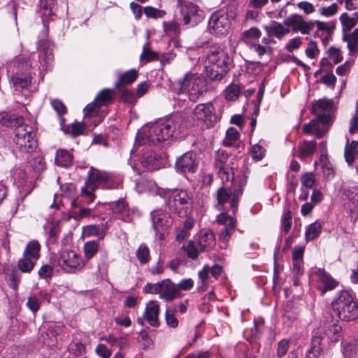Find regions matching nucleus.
Here are the masks:
<instances>
[{
  "instance_id": "obj_38",
  "label": "nucleus",
  "mask_w": 358,
  "mask_h": 358,
  "mask_svg": "<svg viewBox=\"0 0 358 358\" xmlns=\"http://www.w3.org/2000/svg\"><path fill=\"white\" fill-rule=\"evenodd\" d=\"M268 32L278 39H281L285 35L289 33V27H285L282 24L273 21L269 27H266Z\"/></svg>"
},
{
  "instance_id": "obj_18",
  "label": "nucleus",
  "mask_w": 358,
  "mask_h": 358,
  "mask_svg": "<svg viewBox=\"0 0 358 358\" xmlns=\"http://www.w3.org/2000/svg\"><path fill=\"white\" fill-rule=\"evenodd\" d=\"M52 44L48 40H41L38 43L39 63L46 69L54 59Z\"/></svg>"
},
{
  "instance_id": "obj_17",
  "label": "nucleus",
  "mask_w": 358,
  "mask_h": 358,
  "mask_svg": "<svg viewBox=\"0 0 358 358\" xmlns=\"http://www.w3.org/2000/svg\"><path fill=\"white\" fill-rule=\"evenodd\" d=\"M217 222L224 225V228L220 231L219 238L225 245L235 231L236 221L226 213H222L217 217Z\"/></svg>"
},
{
  "instance_id": "obj_31",
  "label": "nucleus",
  "mask_w": 358,
  "mask_h": 358,
  "mask_svg": "<svg viewBox=\"0 0 358 358\" xmlns=\"http://www.w3.org/2000/svg\"><path fill=\"white\" fill-rule=\"evenodd\" d=\"M310 23H312L311 31L315 27H316L317 28V30L315 33V36H319L320 32H322L326 34H332L334 29L335 28L334 24L332 22H329L310 20Z\"/></svg>"
},
{
  "instance_id": "obj_52",
  "label": "nucleus",
  "mask_w": 358,
  "mask_h": 358,
  "mask_svg": "<svg viewBox=\"0 0 358 358\" xmlns=\"http://www.w3.org/2000/svg\"><path fill=\"white\" fill-rule=\"evenodd\" d=\"M292 224V216L290 210L285 211L281 217V233L289 231Z\"/></svg>"
},
{
  "instance_id": "obj_4",
  "label": "nucleus",
  "mask_w": 358,
  "mask_h": 358,
  "mask_svg": "<svg viewBox=\"0 0 358 358\" xmlns=\"http://www.w3.org/2000/svg\"><path fill=\"white\" fill-rule=\"evenodd\" d=\"M233 66L232 57L220 47L211 48L206 56L205 72L211 80L220 81Z\"/></svg>"
},
{
  "instance_id": "obj_41",
  "label": "nucleus",
  "mask_w": 358,
  "mask_h": 358,
  "mask_svg": "<svg viewBox=\"0 0 358 358\" xmlns=\"http://www.w3.org/2000/svg\"><path fill=\"white\" fill-rule=\"evenodd\" d=\"M262 36L261 31L257 27H252L243 34V40L248 45H251L259 41Z\"/></svg>"
},
{
  "instance_id": "obj_13",
  "label": "nucleus",
  "mask_w": 358,
  "mask_h": 358,
  "mask_svg": "<svg viewBox=\"0 0 358 358\" xmlns=\"http://www.w3.org/2000/svg\"><path fill=\"white\" fill-rule=\"evenodd\" d=\"M193 114L197 120L203 122L207 127H213L217 121L215 108L210 102L196 105Z\"/></svg>"
},
{
  "instance_id": "obj_59",
  "label": "nucleus",
  "mask_w": 358,
  "mask_h": 358,
  "mask_svg": "<svg viewBox=\"0 0 358 358\" xmlns=\"http://www.w3.org/2000/svg\"><path fill=\"white\" fill-rule=\"evenodd\" d=\"M319 13L324 17H331L338 12V5L336 3H332L329 6H322L318 9Z\"/></svg>"
},
{
  "instance_id": "obj_15",
  "label": "nucleus",
  "mask_w": 358,
  "mask_h": 358,
  "mask_svg": "<svg viewBox=\"0 0 358 358\" xmlns=\"http://www.w3.org/2000/svg\"><path fill=\"white\" fill-rule=\"evenodd\" d=\"M198 166L196 155L187 152L178 158L176 162V169L178 173L186 175L196 172Z\"/></svg>"
},
{
  "instance_id": "obj_60",
  "label": "nucleus",
  "mask_w": 358,
  "mask_h": 358,
  "mask_svg": "<svg viewBox=\"0 0 358 358\" xmlns=\"http://www.w3.org/2000/svg\"><path fill=\"white\" fill-rule=\"evenodd\" d=\"M328 54L330 59L335 64L340 63L343 59V56L341 50L335 47L329 48L328 50Z\"/></svg>"
},
{
  "instance_id": "obj_16",
  "label": "nucleus",
  "mask_w": 358,
  "mask_h": 358,
  "mask_svg": "<svg viewBox=\"0 0 358 358\" xmlns=\"http://www.w3.org/2000/svg\"><path fill=\"white\" fill-rule=\"evenodd\" d=\"M284 24L292 27L294 32H300L302 34H309L311 31L310 20L305 21L299 14H292L284 20Z\"/></svg>"
},
{
  "instance_id": "obj_37",
  "label": "nucleus",
  "mask_w": 358,
  "mask_h": 358,
  "mask_svg": "<svg viewBox=\"0 0 358 358\" xmlns=\"http://www.w3.org/2000/svg\"><path fill=\"white\" fill-rule=\"evenodd\" d=\"M239 138L240 134L238 131L234 127H230L227 130L223 145L226 147H236L239 143Z\"/></svg>"
},
{
  "instance_id": "obj_54",
  "label": "nucleus",
  "mask_w": 358,
  "mask_h": 358,
  "mask_svg": "<svg viewBox=\"0 0 358 358\" xmlns=\"http://www.w3.org/2000/svg\"><path fill=\"white\" fill-rule=\"evenodd\" d=\"M72 206H79L80 208L77 214V216L79 219L89 217L92 215V212L93 208H84L83 204L80 203V201L78 199H74L71 201Z\"/></svg>"
},
{
  "instance_id": "obj_47",
  "label": "nucleus",
  "mask_w": 358,
  "mask_h": 358,
  "mask_svg": "<svg viewBox=\"0 0 358 358\" xmlns=\"http://www.w3.org/2000/svg\"><path fill=\"white\" fill-rule=\"evenodd\" d=\"M36 262L37 260H34L33 258L31 259L23 255L22 257L19 259L17 266L22 272L30 273L33 270Z\"/></svg>"
},
{
  "instance_id": "obj_2",
  "label": "nucleus",
  "mask_w": 358,
  "mask_h": 358,
  "mask_svg": "<svg viewBox=\"0 0 358 358\" xmlns=\"http://www.w3.org/2000/svg\"><path fill=\"white\" fill-rule=\"evenodd\" d=\"M335 110L332 99H322L313 103L312 110L316 118L303 126V132L322 138L334 122Z\"/></svg>"
},
{
  "instance_id": "obj_50",
  "label": "nucleus",
  "mask_w": 358,
  "mask_h": 358,
  "mask_svg": "<svg viewBox=\"0 0 358 358\" xmlns=\"http://www.w3.org/2000/svg\"><path fill=\"white\" fill-rule=\"evenodd\" d=\"M163 28L165 33L171 37H176L180 34V27L176 22H164Z\"/></svg>"
},
{
  "instance_id": "obj_63",
  "label": "nucleus",
  "mask_w": 358,
  "mask_h": 358,
  "mask_svg": "<svg viewBox=\"0 0 358 358\" xmlns=\"http://www.w3.org/2000/svg\"><path fill=\"white\" fill-rule=\"evenodd\" d=\"M31 166L34 170L37 172H41L45 169V162H44L43 157L40 155H37L33 159Z\"/></svg>"
},
{
  "instance_id": "obj_3",
  "label": "nucleus",
  "mask_w": 358,
  "mask_h": 358,
  "mask_svg": "<svg viewBox=\"0 0 358 358\" xmlns=\"http://www.w3.org/2000/svg\"><path fill=\"white\" fill-rule=\"evenodd\" d=\"M145 185V189L152 192L166 200L169 209L179 216L182 217L187 214L192 203V194L187 189H164L159 187L156 183L151 180H141Z\"/></svg>"
},
{
  "instance_id": "obj_30",
  "label": "nucleus",
  "mask_w": 358,
  "mask_h": 358,
  "mask_svg": "<svg viewBox=\"0 0 358 358\" xmlns=\"http://www.w3.org/2000/svg\"><path fill=\"white\" fill-rule=\"evenodd\" d=\"M343 41L347 42L350 54L358 53V28L355 29L351 34L344 32Z\"/></svg>"
},
{
  "instance_id": "obj_48",
  "label": "nucleus",
  "mask_w": 358,
  "mask_h": 358,
  "mask_svg": "<svg viewBox=\"0 0 358 358\" xmlns=\"http://www.w3.org/2000/svg\"><path fill=\"white\" fill-rule=\"evenodd\" d=\"M218 169V175L222 180V183H227L233 181L234 179V173L231 166H220Z\"/></svg>"
},
{
  "instance_id": "obj_6",
  "label": "nucleus",
  "mask_w": 358,
  "mask_h": 358,
  "mask_svg": "<svg viewBox=\"0 0 358 358\" xmlns=\"http://www.w3.org/2000/svg\"><path fill=\"white\" fill-rule=\"evenodd\" d=\"M333 313L343 321L350 322L358 318V305L348 291H342L331 302Z\"/></svg>"
},
{
  "instance_id": "obj_9",
  "label": "nucleus",
  "mask_w": 358,
  "mask_h": 358,
  "mask_svg": "<svg viewBox=\"0 0 358 358\" xmlns=\"http://www.w3.org/2000/svg\"><path fill=\"white\" fill-rule=\"evenodd\" d=\"M230 27L231 20L227 10L220 9L210 15L208 29L211 34L217 36L227 35Z\"/></svg>"
},
{
  "instance_id": "obj_53",
  "label": "nucleus",
  "mask_w": 358,
  "mask_h": 358,
  "mask_svg": "<svg viewBox=\"0 0 358 358\" xmlns=\"http://www.w3.org/2000/svg\"><path fill=\"white\" fill-rule=\"evenodd\" d=\"M229 159V154L224 150H218L215 154V164L217 168L229 166L227 163Z\"/></svg>"
},
{
  "instance_id": "obj_29",
  "label": "nucleus",
  "mask_w": 358,
  "mask_h": 358,
  "mask_svg": "<svg viewBox=\"0 0 358 358\" xmlns=\"http://www.w3.org/2000/svg\"><path fill=\"white\" fill-rule=\"evenodd\" d=\"M315 141H303L299 147L297 157L301 159L310 157L316 150Z\"/></svg>"
},
{
  "instance_id": "obj_34",
  "label": "nucleus",
  "mask_w": 358,
  "mask_h": 358,
  "mask_svg": "<svg viewBox=\"0 0 358 358\" xmlns=\"http://www.w3.org/2000/svg\"><path fill=\"white\" fill-rule=\"evenodd\" d=\"M41 245L38 241L32 240L29 241L26 245L23 255L29 258H33L34 260H37L40 257Z\"/></svg>"
},
{
  "instance_id": "obj_46",
  "label": "nucleus",
  "mask_w": 358,
  "mask_h": 358,
  "mask_svg": "<svg viewBox=\"0 0 358 358\" xmlns=\"http://www.w3.org/2000/svg\"><path fill=\"white\" fill-rule=\"evenodd\" d=\"M322 226L319 222L310 224L306 230L305 236L307 241L318 237L321 233Z\"/></svg>"
},
{
  "instance_id": "obj_24",
  "label": "nucleus",
  "mask_w": 358,
  "mask_h": 358,
  "mask_svg": "<svg viewBox=\"0 0 358 358\" xmlns=\"http://www.w3.org/2000/svg\"><path fill=\"white\" fill-rule=\"evenodd\" d=\"M322 333L319 329L315 331L311 339L310 348L306 352L304 358H318L322 351Z\"/></svg>"
},
{
  "instance_id": "obj_5",
  "label": "nucleus",
  "mask_w": 358,
  "mask_h": 358,
  "mask_svg": "<svg viewBox=\"0 0 358 358\" xmlns=\"http://www.w3.org/2000/svg\"><path fill=\"white\" fill-rule=\"evenodd\" d=\"M173 90L178 94H187L189 100L195 102L206 92L207 87L203 78L197 73L187 72L182 78L176 82Z\"/></svg>"
},
{
  "instance_id": "obj_11",
  "label": "nucleus",
  "mask_w": 358,
  "mask_h": 358,
  "mask_svg": "<svg viewBox=\"0 0 358 358\" xmlns=\"http://www.w3.org/2000/svg\"><path fill=\"white\" fill-rule=\"evenodd\" d=\"M178 6L185 24L194 27L203 19V13L196 4L178 0Z\"/></svg>"
},
{
  "instance_id": "obj_61",
  "label": "nucleus",
  "mask_w": 358,
  "mask_h": 358,
  "mask_svg": "<svg viewBox=\"0 0 358 358\" xmlns=\"http://www.w3.org/2000/svg\"><path fill=\"white\" fill-rule=\"evenodd\" d=\"M320 50L317 48V43L310 40L308 43V46L306 49L305 52L306 56L310 59H313L319 53Z\"/></svg>"
},
{
  "instance_id": "obj_33",
  "label": "nucleus",
  "mask_w": 358,
  "mask_h": 358,
  "mask_svg": "<svg viewBox=\"0 0 358 358\" xmlns=\"http://www.w3.org/2000/svg\"><path fill=\"white\" fill-rule=\"evenodd\" d=\"M3 118H6L4 123L7 126L15 127V132L20 127H22L26 130L28 127H31L28 124H24V118L20 115H17L15 114H6V116H3Z\"/></svg>"
},
{
  "instance_id": "obj_26",
  "label": "nucleus",
  "mask_w": 358,
  "mask_h": 358,
  "mask_svg": "<svg viewBox=\"0 0 358 358\" xmlns=\"http://www.w3.org/2000/svg\"><path fill=\"white\" fill-rule=\"evenodd\" d=\"M107 227L103 224H91L83 227V234L87 237H97L99 240L104 238Z\"/></svg>"
},
{
  "instance_id": "obj_56",
  "label": "nucleus",
  "mask_w": 358,
  "mask_h": 358,
  "mask_svg": "<svg viewBox=\"0 0 358 358\" xmlns=\"http://www.w3.org/2000/svg\"><path fill=\"white\" fill-rule=\"evenodd\" d=\"M143 10L145 15L148 17L153 19L162 18L166 13L164 10H159L152 6H146Z\"/></svg>"
},
{
  "instance_id": "obj_62",
  "label": "nucleus",
  "mask_w": 358,
  "mask_h": 358,
  "mask_svg": "<svg viewBox=\"0 0 358 358\" xmlns=\"http://www.w3.org/2000/svg\"><path fill=\"white\" fill-rule=\"evenodd\" d=\"M289 347V341L287 339H282L278 343V349H277V356L278 357H284Z\"/></svg>"
},
{
  "instance_id": "obj_58",
  "label": "nucleus",
  "mask_w": 358,
  "mask_h": 358,
  "mask_svg": "<svg viewBox=\"0 0 358 358\" xmlns=\"http://www.w3.org/2000/svg\"><path fill=\"white\" fill-rule=\"evenodd\" d=\"M340 20L344 27L343 33L345 32V29L348 31L353 28L357 23L355 17H350L347 13H343L340 16Z\"/></svg>"
},
{
  "instance_id": "obj_28",
  "label": "nucleus",
  "mask_w": 358,
  "mask_h": 358,
  "mask_svg": "<svg viewBox=\"0 0 358 358\" xmlns=\"http://www.w3.org/2000/svg\"><path fill=\"white\" fill-rule=\"evenodd\" d=\"M142 166L148 171H153L159 168L157 155L152 151L145 152L141 157Z\"/></svg>"
},
{
  "instance_id": "obj_23",
  "label": "nucleus",
  "mask_w": 358,
  "mask_h": 358,
  "mask_svg": "<svg viewBox=\"0 0 358 358\" xmlns=\"http://www.w3.org/2000/svg\"><path fill=\"white\" fill-rule=\"evenodd\" d=\"M159 313V306L157 301H150L145 307L143 317L145 320L152 327L159 325L158 316Z\"/></svg>"
},
{
  "instance_id": "obj_49",
  "label": "nucleus",
  "mask_w": 358,
  "mask_h": 358,
  "mask_svg": "<svg viewBox=\"0 0 358 358\" xmlns=\"http://www.w3.org/2000/svg\"><path fill=\"white\" fill-rule=\"evenodd\" d=\"M113 100V91L109 89H105L101 91L96 96L95 101L98 106H102L110 103Z\"/></svg>"
},
{
  "instance_id": "obj_10",
  "label": "nucleus",
  "mask_w": 358,
  "mask_h": 358,
  "mask_svg": "<svg viewBox=\"0 0 358 358\" xmlns=\"http://www.w3.org/2000/svg\"><path fill=\"white\" fill-rule=\"evenodd\" d=\"M14 142L18 150L24 153H31L37 147V141L32 127H28L27 130L20 127L15 131Z\"/></svg>"
},
{
  "instance_id": "obj_36",
  "label": "nucleus",
  "mask_w": 358,
  "mask_h": 358,
  "mask_svg": "<svg viewBox=\"0 0 358 358\" xmlns=\"http://www.w3.org/2000/svg\"><path fill=\"white\" fill-rule=\"evenodd\" d=\"M55 164L59 166L67 167L72 164L73 155L66 150H58L55 155Z\"/></svg>"
},
{
  "instance_id": "obj_14",
  "label": "nucleus",
  "mask_w": 358,
  "mask_h": 358,
  "mask_svg": "<svg viewBox=\"0 0 358 358\" xmlns=\"http://www.w3.org/2000/svg\"><path fill=\"white\" fill-rule=\"evenodd\" d=\"M17 63V70L27 71L31 66L29 64V60L26 57H23L16 62ZM31 78L29 73H22L20 72H15L11 78L12 83L15 87L18 88H26L31 84Z\"/></svg>"
},
{
  "instance_id": "obj_7",
  "label": "nucleus",
  "mask_w": 358,
  "mask_h": 358,
  "mask_svg": "<svg viewBox=\"0 0 358 358\" xmlns=\"http://www.w3.org/2000/svg\"><path fill=\"white\" fill-rule=\"evenodd\" d=\"M51 264L54 267L59 268L67 273H76L81 271L85 262L83 257L71 250H62L51 258Z\"/></svg>"
},
{
  "instance_id": "obj_27",
  "label": "nucleus",
  "mask_w": 358,
  "mask_h": 358,
  "mask_svg": "<svg viewBox=\"0 0 358 358\" xmlns=\"http://www.w3.org/2000/svg\"><path fill=\"white\" fill-rule=\"evenodd\" d=\"M233 193H231V190L229 188L225 187H222L220 188L217 192V203L216 205V208L219 210H224L226 208L224 207V205L229 202L230 208L232 209L231 206V202L232 201Z\"/></svg>"
},
{
  "instance_id": "obj_21",
  "label": "nucleus",
  "mask_w": 358,
  "mask_h": 358,
  "mask_svg": "<svg viewBox=\"0 0 358 358\" xmlns=\"http://www.w3.org/2000/svg\"><path fill=\"white\" fill-rule=\"evenodd\" d=\"M157 294L160 295L162 299L166 301H172L180 296L178 287L170 280H165L160 282Z\"/></svg>"
},
{
  "instance_id": "obj_40",
  "label": "nucleus",
  "mask_w": 358,
  "mask_h": 358,
  "mask_svg": "<svg viewBox=\"0 0 358 358\" xmlns=\"http://www.w3.org/2000/svg\"><path fill=\"white\" fill-rule=\"evenodd\" d=\"M181 249L184 250L187 256L192 259H196L199 255L203 251L200 250L199 247L196 245V241H188L186 243L183 244Z\"/></svg>"
},
{
  "instance_id": "obj_22",
  "label": "nucleus",
  "mask_w": 358,
  "mask_h": 358,
  "mask_svg": "<svg viewBox=\"0 0 358 358\" xmlns=\"http://www.w3.org/2000/svg\"><path fill=\"white\" fill-rule=\"evenodd\" d=\"M57 9L55 0H40L38 8V13L41 15L42 21L45 26L48 18L55 15Z\"/></svg>"
},
{
  "instance_id": "obj_25",
  "label": "nucleus",
  "mask_w": 358,
  "mask_h": 358,
  "mask_svg": "<svg viewBox=\"0 0 358 358\" xmlns=\"http://www.w3.org/2000/svg\"><path fill=\"white\" fill-rule=\"evenodd\" d=\"M250 173V171L248 168H245L243 171V177L239 181V187L237 189H234L233 192V197L232 201L231 202V206L232 208V212L235 214L237 210L238 201V198L241 195H242L243 192V188L247 184L248 176Z\"/></svg>"
},
{
  "instance_id": "obj_42",
  "label": "nucleus",
  "mask_w": 358,
  "mask_h": 358,
  "mask_svg": "<svg viewBox=\"0 0 358 358\" xmlns=\"http://www.w3.org/2000/svg\"><path fill=\"white\" fill-rule=\"evenodd\" d=\"M99 248L100 244L98 241H91L86 242L83 246L85 258L87 260L91 259L96 255Z\"/></svg>"
},
{
  "instance_id": "obj_51",
  "label": "nucleus",
  "mask_w": 358,
  "mask_h": 358,
  "mask_svg": "<svg viewBox=\"0 0 358 358\" xmlns=\"http://www.w3.org/2000/svg\"><path fill=\"white\" fill-rule=\"evenodd\" d=\"M136 255L141 264H145L150 261V250L145 244L140 245L136 250Z\"/></svg>"
},
{
  "instance_id": "obj_43",
  "label": "nucleus",
  "mask_w": 358,
  "mask_h": 358,
  "mask_svg": "<svg viewBox=\"0 0 358 358\" xmlns=\"http://www.w3.org/2000/svg\"><path fill=\"white\" fill-rule=\"evenodd\" d=\"M325 334L328 339L332 343L338 342L343 336L342 327L336 324H334L326 331Z\"/></svg>"
},
{
  "instance_id": "obj_44",
  "label": "nucleus",
  "mask_w": 358,
  "mask_h": 358,
  "mask_svg": "<svg viewBox=\"0 0 358 358\" xmlns=\"http://www.w3.org/2000/svg\"><path fill=\"white\" fill-rule=\"evenodd\" d=\"M94 190L91 186L85 184V185L81 188V197L82 201H80L81 204L83 205H89L92 203L95 199Z\"/></svg>"
},
{
  "instance_id": "obj_55",
  "label": "nucleus",
  "mask_w": 358,
  "mask_h": 358,
  "mask_svg": "<svg viewBox=\"0 0 358 358\" xmlns=\"http://www.w3.org/2000/svg\"><path fill=\"white\" fill-rule=\"evenodd\" d=\"M158 53L152 51L149 48V44L147 43L143 47V51L141 55V59L146 62L158 59Z\"/></svg>"
},
{
  "instance_id": "obj_19",
  "label": "nucleus",
  "mask_w": 358,
  "mask_h": 358,
  "mask_svg": "<svg viewBox=\"0 0 358 358\" xmlns=\"http://www.w3.org/2000/svg\"><path fill=\"white\" fill-rule=\"evenodd\" d=\"M314 274L317 277V287L322 294L328 290H332L338 285V282L334 280L324 268H317Z\"/></svg>"
},
{
  "instance_id": "obj_39",
  "label": "nucleus",
  "mask_w": 358,
  "mask_h": 358,
  "mask_svg": "<svg viewBox=\"0 0 358 358\" xmlns=\"http://www.w3.org/2000/svg\"><path fill=\"white\" fill-rule=\"evenodd\" d=\"M345 158L350 165L352 164L355 160L358 158V141H353L350 144L345 146Z\"/></svg>"
},
{
  "instance_id": "obj_12",
  "label": "nucleus",
  "mask_w": 358,
  "mask_h": 358,
  "mask_svg": "<svg viewBox=\"0 0 358 358\" xmlns=\"http://www.w3.org/2000/svg\"><path fill=\"white\" fill-rule=\"evenodd\" d=\"M152 227L155 231V236L159 240L164 238V232L171 225L172 221L167 213L162 210H155L150 213Z\"/></svg>"
},
{
  "instance_id": "obj_1",
  "label": "nucleus",
  "mask_w": 358,
  "mask_h": 358,
  "mask_svg": "<svg viewBox=\"0 0 358 358\" xmlns=\"http://www.w3.org/2000/svg\"><path fill=\"white\" fill-rule=\"evenodd\" d=\"M187 125V121L182 115H176L144 128L142 134H137V138H141L142 144L157 145L169 140L175 134L182 133Z\"/></svg>"
},
{
  "instance_id": "obj_64",
  "label": "nucleus",
  "mask_w": 358,
  "mask_h": 358,
  "mask_svg": "<svg viewBox=\"0 0 358 358\" xmlns=\"http://www.w3.org/2000/svg\"><path fill=\"white\" fill-rule=\"evenodd\" d=\"M264 152V148L259 144L254 145L250 151L252 157L257 161H259L263 158Z\"/></svg>"
},
{
  "instance_id": "obj_57",
  "label": "nucleus",
  "mask_w": 358,
  "mask_h": 358,
  "mask_svg": "<svg viewBox=\"0 0 358 358\" xmlns=\"http://www.w3.org/2000/svg\"><path fill=\"white\" fill-rule=\"evenodd\" d=\"M301 185L303 188L311 189L315 183V177L313 173H306L301 176Z\"/></svg>"
},
{
  "instance_id": "obj_32",
  "label": "nucleus",
  "mask_w": 358,
  "mask_h": 358,
  "mask_svg": "<svg viewBox=\"0 0 358 358\" xmlns=\"http://www.w3.org/2000/svg\"><path fill=\"white\" fill-rule=\"evenodd\" d=\"M341 352L343 358H358V344L353 341L342 342Z\"/></svg>"
},
{
  "instance_id": "obj_8",
  "label": "nucleus",
  "mask_w": 358,
  "mask_h": 358,
  "mask_svg": "<svg viewBox=\"0 0 358 358\" xmlns=\"http://www.w3.org/2000/svg\"><path fill=\"white\" fill-rule=\"evenodd\" d=\"M122 180L120 178L113 176L110 173L91 168L88 173V180L85 184L91 186L94 189L96 187L102 189H117L121 185Z\"/></svg>"
},
{
  "instance_id": "obj_35",
  "label": "nucleus",
  "mask_w": 358,
  "mask_h": 358,
  "mask_svg": "<svg viewBox=\"0 0 358 358\" xmlns=\"http://www.w3.org/2000/svg\"><path fill=\"white\" fill-rule=\"evenodd\" d=\"M138 77V72L135 69L129 70L120 74L118 80L115 83V87L119 88L122 85H126L134 83Z\"/></svg>"
},
{
  "instance_id": "obj_45",
  "label": "nucleus",
  "mask_w": 358,
  "mask_h": 358,
  "mask_svg": "<svg viewBox=\"0 0 358 358\" xmlns=\"http://www.w3.org/2000/svg\"><path fill=\"white\" fill-rule=\"evenodd\" d=\"M242 91V87L238 84H230L224 90V96L228 101L236 100Z\"/></svg>"
},
{
  "instance_id": "obj_20",
  "label": "nucleus",
  "mask_w": 358,
  "mask_h": 358,
  "mask_svg": "<svg viewBox=\"0 0 358 358\" xmlns=\"http://www.w3.org/2000/svg\"><path fill=\"white\" fill-rule=\"evenodd\" d=\"M196 245L203 252L212 250L216 244L214 233L209 229H203L196 238Z\"/></svg>"
}]
</instances>
